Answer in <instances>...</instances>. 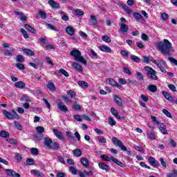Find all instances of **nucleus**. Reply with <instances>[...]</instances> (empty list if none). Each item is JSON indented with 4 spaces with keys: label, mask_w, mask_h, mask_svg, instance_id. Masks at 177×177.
I'll return each instance as SVG.
<instances>
[{
    "label": "nucleus",
    "mask_w": 177,
    "mask_h": 177,
    "mask_svg": "<svg viewBox=\"0 0 177 177\" xmlns=\"http://www.w3.org/2000/svg\"><path fill=\"white\" fill-rule=\"evenodd\" d=\"M156 48L160 50L162 55H171V49H172V44L168 39H164L162 41H159L155 44Z\"/></svg>",
    "instance_id": "1"
},
{
    "label": "nucleus",
    "mask_w": 177,
    "mask_h": 177,
    "mask_svg": "<svg viewBox=\"0 0 177 177\" xmlns=\"http://www.w3.org/2000/svg\"><path fill=\"white\" fill-rule=\"evenodd\" d=\"M71 56L74 57V60L75 62H78V63H81L82 64H84V66H86L88 64V62H86V59L84 57H82L81 54V51L78 49H73L70 52Z\"/></svg>",
    "instance_id": "2"
},
{
    "label": "nucleus",
    "mask_w": 177,
    "mask_h": 177,
    "mask_svg": "<svg viewBox=\"0 0 177 177\" xmlns=\"http://www.w3.org/2000/svg\"><path fill=\"white\" fill-rule=\"evenodd\" d=\"M112 142L115 146H118V147H120V149H121V150H122V151H127V154L129 156H131L132 151L127 150V147H125L124 145H122V140H118L117 138L113 137L112 138Z\"/></svg>",
    "instance_id": "3"
},
{
    "label": "nucleus",
    "mask_w": 177,
    "mask_h": 177,
    "mask_svg": "<svg viewBox=\"0 0 177 177\" xmlns=\"http://www.w3.org/2000/svg\"><path fill=\"white\" fill-rule=\"evenodd\" d=\"M145 71L147 72V75L148 77V78H150L151 80H153V81H157V73L156 72V71L154 69H153L152 68L149 67V66H145L144 68Z\"/></svg>",
    "instance_id": "4"
},
{
    "label": "nucleus",
    "mask_w": 177,
    "mask_h": 177,
    "mask_svg": "<svg viewBox=\"0 0 177 177\" xmlns=\"http://www.w3.org/2000/svg\"><path fill=\"white\" fill-rule=\"evenodd\" d=\"M3 113L5 115V117L8 120H19V115H17V113L15 110H12V113H10L9 111L4 110L3 111Z\"/></svg>",
    "instance_id": "5"
},
{
    "label": "nucleus",
    "mask_w": 177,
    "mask_h": 177,
    "mask_svg": "<svg viewBox=\"0 0 177 177\" xmlns=\"http://www.w3.org/2000/svg\"><path fill=\"white\" fill-rule=\"evenodd\" d=\"M158 63V67L160 68L161 73H167L165 68L167 67V64L164 62L162 59H159Z\"/></svg>",
    "instance_id": "6"
},
{
    "label": "nucleus",
    "mask_w": 177,
    "mask_h": 177,
    "mask_svg": "<svg viewBox=\"0 0 177 177\" xmlns=\"http://www.w3.org/2000/svg\"><path fill=\"white\" fill-rule=\"evenodd\" d=\"M148 161L154 168L160 167V163H158V161H157L153 156H150L148 159Z\"/></svg>",
    "instance_id": "7"
},
{
    "label": "nucleus",
    "mask_w": 177,
    "mask_h": 177,
    "mask_svg": "<svg viewBox=\"0 0 177 177\" xmlns=\"http://www.w3.org/2000/svg\"><path fill=\"white\" fill-rule=\"evenodd\" d=\"M53 132L54 135L56 136V138L59 139V140H64L65 138L64 136L63 135V133L57 131L56 129H53Z\"/></svg>",
    "instance_id": "8"
},
{
    "label": "nucleus",
    "mask_w": 177,
    "mask_h": 177,
    "mask_svg": "<svg viewBox=\"0 0 177 177\" xmlns=\"http://www.w3.org/2000/svg\"><path fill=\"white\" fill-rule=\"evenodd\" d=\"M57 106L59 110H60L61 111H63L64 113H67V111H68V109L66 105H64V103L63 102H59L57 104Z\"/></svg>",
    "instance_id": "9"
},
{
    "label": "nucleus",
    "mask_w": 177,
    "mask_h": 177,
    "mask_svg": "<svg viewBox=\"0 0 177 177\" xmlns=\"http://www.w3.org/2000/svg\"><path fill=\"white\" fill-rule=\"evenodd\" d=\"M113 100L117 106H119V107H122V100L121 97H120V96H118V95H114Z\"/></svg>",
    "instance_id": "10"
},
{
    "label": "nucleus",
    "mask_w": 177,
    "mask_h": 177,
    "mask_svg": "<svg viewBox=\"0 0 177 177\" xmlns=\"http://www.w3.org/2000/svg\"><path fill=\"white\" fill-rule=\"evenodd\" d=\"M48 5H50L53 9H59L60 8V3L55 1V0H48Z\"/></svg>",
    "instance_id": "11"
},
{
    "label": "nucleus",
    "mask_w": 177,
    "mask_h": 177,
    "mask_svg": "<svg viewBox=\"0 0 177 177\" xmlns=\"http://www.w3.org/2000/svg\"><path fill=\"white\" fill-rule=\"evenodd\" d=\"M159 129L163 135H168V131L167 130V126L164 123H160Z\"/></svg>",
    "instance_id": "12"
},
{
    "label": "nucleus",
    "mask_w": 177,
    "mask_h": 177,
    "mask_svg": "<svg viewBox=\"0 0 177 177\" xmlns=\"http://www.w3.org/2000/svg\"><path fill=\"white\" fill-rule=\"evenodd\" d=\"M93 175V172H92V171H88L86 170H84L83 172L82 171L79 172V176L80 177L92 176Z\"/></svg>",
    "instance_id": "13"
},
{
    "label": "nucleus",
    "mask_w": 177,
    "mask_h": 177,
    "mask_svg": "<svg viewBox=\"0 0 177 177\" xmlns=\"http://www.w3.org/2000/svg\"><path fill=\"white\" fill-rule=\"evenodd\" d=\"M66 32L68 35L73 36L74 34H75V30L72 26H66L65 28Z\"/></svg>",
    "instance_id": "14"
},
{
    "label": "nucleus",
    "mask_w": 177,
    "mask_h": 177,
    "mask_svg": "<svg viewBox=\"0 0 177 177\" xmlns=\"http://www.w3.org/2000/svg\"><path fill=\"white\" fill-rule=\"evenodd\" d=\"M111 160L113 161V162H114L117 165H119V167H121L122 168H125V167H127L125 164L118 160V159L114 158V156H111Z\"/></svg>",
    "instance_id": "15"
},
{
    "label": "nucleus",
    "mask_w": 177,
    "mask_h": 177,
    "mask_svg": "<svg viewBox=\"0 0 177 177\" xmlns=\"http://www.w3.org/2000/svg\"><path fill=\"white\" fill-rule=\"evenodd\" d=\"M72 66L77 70L79 73H82L84 69L82 68V66L77 62H73L72 64Z\"/></svg>",
    "instance_id": "16"
},
{
    "label": "nucleus",
    "mask_w": 177,
    "mask_h": 177,
    "mask_svg": "<svg viewBox=\"0 0 177 177\" xmlns=\"http://www.w3.org/2000/svg\"><path fill=\"white\" fill-rule=\"evenodd\" d=\"M30 173L32 174V175H35V176H37V177H44L45 176V174H44V173H42L37 169H32L30 171Z\"/></svg>",
    "instance_id": "17"
},
{
    "label": "nucleus",
    "mask_w": 177,
    "mask_h": 177,
    "mask_svg": "<svg viewBox=\"0 0 177 177\" xmlns=\"http://www.w3.org/2000/svg\"><path fill=\"white\" fill-rule=\"evenodd\" d=\"M55 74H56L57 75H60V74H62V75H64V77H69L70 75L68 74V73L67 71H66V70L61 68L57 71L55 72Z\"/></svg>",
    "instance_id": "18"
},
{
    "label": "nucleus",
    "mask_w": 177,
    "mask_h": 177,
    "mask_svg": "<svg viewBox=\"0 0 177 177\" xmlns=\"http://www.w3.org/2000/svg\"><path fill=\"white\" fill-rule=\"evenodd\" d=\"M98 49L102 50V52H105L106 53H111V48L107 46H100L98 47Z\"/></svg>",
    "instance_id": "19"
},
{
    "label": "nucleus",
    "mask_w": 177,
    "mask_h": 177,
    "mask_svg": "<svg viewBox=\"0 0 177 177\" xmlns=\"http://www.w3.org/2000/svg\"><path fill=\"white\" fill-rule=\"evenodd\" d=\"M15 86L19 89H24V88H26V83L22 81H19L15 83Z\"/></svg>",
    "instance_id": "20"
},
{
    "label": "nucleus",
    "mask_w": 177,
    "mask_h": 177,
    "mask_svg": "<svg viewBox=\"0 0 177 177\" xmlns=\"http://www.w3.org/2000/svg\"><path fill=\"white\" fill-rule=\"evenodd\" d=\"M52 143H53V141L52 140V139L49 138V137L44 138V146L48 147V149H50Z\"/></svg>",
    "instance_id": "21"
},
{
    "label": "nucleus",
    "mask_w": 177,
    "mask_h": 177,
    "mask_svg": "<svg viewBox=\"0 0 177 177\" xmlns=\"http://www.w3.org/2000/svg\"><path fill=\"white\" fill-rule=\"evenodd\" d=\"M111 113L113 114V115H114V117L118 118V120H121V116H120V113H118V110L112 107L111 108Z\"/></svg>",
    "instance_id": "22"
},
{
    "label": "nucleus",
    "mask_w": 177,
    "mask_h": 177,
    "mask_svg": "<svg viewBox=\"0 0 177 177\" xmlns=\"http://www.w3.org/2000/svg\"><path fill=\"white\" fill-rule=\"evenodd\" d=\"M59 149H60V144L57 142H53L49 148L50 150H59Z\"/></svg>",
    "instance_id": "23"
},
{
    "label": "nucleus",
    "mask_w": 177,
    "mask_h": 177,
    "mask_svg": "<svg viewBox=\"0 0 177 177\" xmlns=\"http://www.w3.org/2000/svg\"><path fill=\"white\" fill-rule=\"evenodd\" d=\"M120 30L122 32H128L129 31V27L126 24L122 23L120 24Z\"/></svg>",
    "instance_id": "24"
},
{
    "label": "nucleus",
    "mask_w": 177,
    "mask_h": 177,
    "mask_svg": "<svg viewBox=\"0 0 177 177\" xmlns=\"http://www.w3.org/2000/svg\"><path fill=\"white\" fill-rule=\"evenodd\" d=\"M80 162L85 168H88L89 167V160H88V158H82Z\"/></svg>",
    "instance_id": "25"
},
{
    "label": "nucleus",
    "mask_w": 177,
    "mask_h": 177,
    "mask_svg": "<svg viewBox=\"0 0 177 177\" xmlns=\"http://www.w3.org/2000/svg\"><path fill=\"white\" fill-rule=\"evenodd\" d=\"M162 93L164 97L167 99V100H169V102H174V100H172V96H171V94H169V93L167 91H162Z\"/></svg>",
    "instance_id": "26"
},
{
    "label": "nucleus",
    "mask_w": 177,
    "mask_h": 177,
    "mask_svg": "<svg viewBox=\"0 0 177 177\" xmlns=\"http://www.w3.org/2000/svg\"><path fill=\"white\" fill-rule=\"evenodd\" d=\"M147 90L149 92H151L152 93H156V92H157V86H156L154 84H151V85L148 86Z\"/></svg>",
    "instance_id": "27"
},
{
    "label": "nucleus",
    "mask_w": 177,
    "mask_h": 177,
    "mask_svg": "<svg viewBox=\"0 0 177 177\" xmlns=\"http://www.w3.org/2000/svg\"><path fill=\"white\" fill-rule=\"evenodd\" d=\"M25 28L28 30V31L32 32V34H35L37 32V30H35V28H32L31 26L27 24H25Z\"/></svg>",
    "instance_id": "28"
},
{
    "label": "nucleus",
    "mask_w": 177,
    "mask_h": 177,
    "mask_svg": "<svg viewBox=\"0 0 177 177\" xmlns=\"http://www.w3.org/2000/svg\"><path fill=\"white\" fill-rule=\"evenodd\" d=\"M14 51L15 48H10V50H4V55L5 56H12Z\"/></svg>",
    "instance_id": "29"
},
{
    "label": "nucleus",
    "mask_w": 177,
    "mask_h": 177,
    "mask_svg": "<svg viewBox=\"0 0 177 177\" xmlns=\"http://www.w3.org/2000/svg\"><path fill=\"white\" fill-rule=\"evenodd\" d=\"M23 52H24V53H26V55L27 56H34L35 55V53H33L32 50L28 49V48H24L23 49Z\"/></svg>",
    "instance_id": "30"
},
{
    "label": "nucleus",
    "mask_w": 177,
    "mask_h": 177,
    "mask_svg": "<svg viewBox=\"0 0 177 177\" xmlns=\"http://www.w3.org/2000/svg\"><path fill=\"white\" fill-rule=\"evenodd\" d=\"M130 59L131 60H132V62H134L135 63H140V58L135 55H130Z\"/></svg>",
    "instance_id": "31"
},
{
    "label": "nucleus",
    "mask_w": 177,
    "mask_h": 177,
    "mask_svg": "<svg viewBox=\"0 0 177 177\" xmlns=\"http://www.w3.org/2000/svg\"><path fill=\"white\" fill-rule=\"evenodd\" d=\"M98 167L99 168H100V169H104V171H109V165L103 163V162H100L98 164Z\"/></svg>",
    "instance_id": "32"
},
{
    "label": "nucleus",
    "mask_w": 177,
    "mask_h": 177,
    "mask_svg": "<svg viewBox=\"0 0 177 177\" xmlns=\"http://www.w3.org/2000/svg\"><path fill=\"white\" fill-rule=\"evenodd\" d=\"M106 83L109 84V85H111V86H115L117 85V82L114 80L113 78H109L106 80Z\"/></svg>",
    "instance_id": "33"
},
{
    "label": "nucleus",
    "mask_w": 177,
    "mask_h": 177,
    "mask_svg": "<svg viewBox=\"0 0 177 177\" xmlns=\"http://www.w3.org/2000/svg\"><path fill=\"white\" fill-rule=\"evenodd\" d=\"M78 85L79 86H81V88H84V89H86V88H88V82L84 81H79Z\"/></svg>",
    "instance_id": "34"
},
{
    "label": "nucleus",
    "mask_w": 177,
    "mask_h": 177,
    "mask_svg": "<svg viewBox=\"0 0 177 177\" xmlns=\"http://www.w3.org/2000/svg\"><path fill=\"white\" fill-rule=\"evenodd\" d=\"M47 88H48L51 92H55V91H56V86H55L53 83H48L47 84Z\"/></svg>",
    "instance_id": "35"
},
{
    "label": "nucleus",
    "mask_w": 177,
    "mask_h": 177,
    "mask_svg": "<svg viewBox=\"0 0 177 177\" xmlns=\"http://www.w3.org/2000/svg\"><path fill=\"white\" fill-rule=\"evenodd\" d=\"M82 155V151L80 149L73 150V156H75V157H81Z\"/></svg>",
    "instance_id": "36"
},
{
    "label": "nucleus",
    "mask_w": 177,
    "mask_h": 177,
    "mask_svg": "<svg viewBox=\"0 0 177 177\" xmlns=\"http://www.w3.org/2000/svg\"><path fill=\"white\" fill-rule=\"evenodd\" d=\"M67 95H68V96L71 97V99H74V97H75V91H73V90H68L66 92Z\"/></svg>",
    "instance_id": "37"
},
{
    "label": "nucleus",
    "mask_w": 177,
    "mask_h": 177,
    "mask_svg": "<svg viewBox=\"0 0 177 177\" xmlns=\"http://www.w3.org/2000/svg\"><path fill=\"white\" fill-rule=\"evenodd\" d=\"M102 39V41H104V42H106V44H110V42H111V39H110L109 37L107 35H103Z\"/></svg>",
    "instance_id": "38"
},
{
    "label": "nucleus",
    "mask_w": 177,
    "mask_h": 177,
    "mask_svg": "<svg viewBox=\"0 0 177 177\" xmlns=\"http://www.w3.org/2000/svg\"><path fill=\"white\" fill-rule=\"evenodd\" d=\"M91 19L93 21L91 26H96L97 24V19L95 15H91Z\"/></svg>",
    "instance_id": "39"
},
{
    "label": "nucleus",
    "mask_w": 177,
    "mask_h": 177,
    "mask_svg": "<svg viewBox=\"0 0 177 177\" xmlns=\"http://www.w3.org/2000/svg\"><path fill=\"white\" fill-rule=\"evenodd\" d=\"M97 140H98V142H100V143H106L107 142V140H106V138L103 137L102 136H99L97 137Z\"/></svg>",
    "instance_id": "40"
},
{
    "label": "nucleus",
    "mask_w": 177,
    "mask_h": 177,
    "mask_svg": "<svg viewBox=\"0 0 177 177\" xmlns=\"http://www.w3.org/2000/svg\"><path fill=\"white\" fill-rule=\"evenodd\" d=\"M0 136L1 138H9L10 135L9 133L6 131H0Z\"/></svg>",
    "instance_id": "41"
},
{
    "label": "nucleus",
    "mask_w": 177,
    "mask_h": 177,
    "mask_svg": "<svg viewBox=\"0 0 177 177\" xmlns=\"http://www.w3.org/2000/svg\"><path fill=\"white\" fill-rule=\"evenodd\" d=\"M73 12L75 14V16H84V11L80 9H76Z\"/></svg>",
    "instance_id": "42"
},
{
    "label": "nucleus",
    "mask_w": 177,
    "mask_h": 177,
    "mask_svg": "<svg viewBox=\"0 0 177 177\" xmlns=\"http://www.w3.org/2000/svg\"><path fill=\"white\" fill-rule=\"evenodd\" d=\"M133 16L134 19H136V20H139L140 19H143V17H142V15H140V13H139V12H134L133 14Z\"/></svg>",
    "instance_id": "43"
},
{
    "label": "nucleus",
    "mask_w": 177,
    "mask_h": 177,
    "mask_svg": "<svg viewBox=\"0 0 177 177\" xmlns=\"http://www.w3.org/2000/svg\"><path fill=\"white\" fill-rule=\"evenodd\" d=\"M109 125H111V127H114V125H115V124H117V122H115V120H114V118L110 117L109 118Z\"/></svg>",
    "instance_id": "44"
},
{
    "label": "nucleus",
    "mask_w": 177,
    "mask_h": 177,
    "mask_svg": "<svg viewBox=\"0 0 177 177\" xmlns=\"http://www.w3.org/2000/svg\"><path fill=\"white\" fill-rule=\"evenodd\" d=\"M36 131L39 134L44 133L45 132V129L43 127L39 126L36 128Z\"/></svg>",
    "instance_id": "45"
},
{
    "label": "nucleus",
    "mask_w": 177,
    "mask_h": 177,
    "mask_svg": "<svg viewBox=\"0 0 177 177\" xmlns=\"http://www.w3.org/2000/svg\"><path fill=\"white\" fill-rule=\"evenodd\" d=\"M160 17H161V19H162L164 21H165L168 20L169 16L168 15V14H167V13H165V12H163V13L161 14Z\"/></svg>",
    "instance_id": "46"
},
{
    "label": "nucleus",
    "mask_w": 177,
    "mask_h": 177,
    "mask_svg": "<svg viewBox=\"0 0 177 177\" xmlns=\"http://www.w3.org/2000/svg\"><path fill=\"white\" fill-rule=\"evenodd\" d=\"M21 102H31V98L26 95H23L22 97L20 99Z\"/></svg>",
    "instance_id": "47"
},
{
    "label": "nucleus",
    "mask_w": 177,
    "mask_h": 177,
    "mask_svg": "<svg viewBox=\"0 0 177 177\" xmlns=\"http://www.w3.org/2000/svg\"><path fill=\"white\" fill-rule=\"evenodd\" d=\"M168 60L169 62H170V63H172V64H174V66H177V60L175 58L172 57H169Z\"/></svg>",
    "instance_id": "48"
},
{
    "label": "nucleus",
    "mask_w": 177,
    "mask_h": 177,
    "mask_svg": "<svg viewBox=\"0 0 177 177\" xmlns=\"http://www.w3.org/2000/svg\"><path fill=\"white\" fill-rule=\"evenodd\" d=\"M16 60L18 63H23L24 62V57L23 55H17L16 57Z\"/></svg>",
    "instance_id": "49"
},
{
    "label": "nucleus",
    "mask_w": 177,
    "mask_h": 177,
    "mask_svg": "<svg viewBox=\"0 0 177 177\" xmlns=\"http://www.w3.org/2000/svg\"><path fill=\"white\" fill-rule=\"evenodd\" d=\"M39 15L41 19H43V20H45V19H46V13L45 12H44L43 10H39Z\"/></svg>",
    "instance_id": "50"
},
{
    "label": "nucleus",
    "mask_w": 177,
    "mask_h": 177,
    "mask_svg": "<svg viewBox=\"0 0 177 177\" xmlns=\"http://www.w3.org/2000/svg\"><path fill=\"white\" fill-rule=\"evenodd\" d=\"M30 153H31V154H33L34 156H37L39 153V151H38V149H37V148H31Z\"/></svg>",
    "instance_id": "51"
},
{
    "label": "nucleus",
    "mask_w": 177,
    "mask_h": 177,
    "mask_svg": "<svg viewBox=\"0 0 177 177\" xmlns=\"http://www.w3.org/2000/svg\"><path fill=\"white\" fill-rule=\"evenodd\" d=\"M162 113H165V115L167 117H168L169 118H172V115L171 114V113L169 111H168V110L162 109Z\"/></svg>",
    "instance_id": "52"
},
{
    "label": "nucleus",
    "mask_w": 177,
    "mask_h": 177,
    "mask_svg": "<svg viewBox=\"0 0 177 177\" xmlns=\"http://www.w3.org/2000/svg\"><path fill=\"white\" fill-rule=\"evenodd\" d=\"M167 177H177V170L174 169L172 173L167 174Z\"/></svg>",
    "instance_id": "53"
},
{
    "label": "nucleus",
    "mask_w": 177,
    "mask_h": 177,
    "mask_svg": "<svg viewBox=\"0 0 177 177\" xmlns=\"http://www.w3.org/2000/svg\"><path fill=\"white\" fill-rule=\"evenodd\" d=\"M15 158L19 162L23 161V156H21V154L20 153H17L15 156Z\"/></svg>",
    "instance_id": "54"
},
{
    "label": "nucleus",
    "mask_w": 177,
    "mask_h": 177,
    "mask_svg": "<svg viewBox=\"0 0 177 177\" xmlns=\"http://www.w3.org/2000/svg\"><path fill=\"white\" fill-rule=\"evenodd\" d=\"M44 49H46V50H50V49H55V46L52 44H48L44 46Z\"/></svg>",
    "instance_id": "55"
},
{
    "label": "nucleus",
    "mask_w": 177,
    "mask_h": 177,
    "mask_svg": "<svg viewBox=\"0 0 177 177\" xmlns=\"http://www.w3.org/2000/svg\"><path fill=\"white\" fill-rule=\"evenodd\" d=\"M101 158L102 160H104V161H111V156L109 157L106 155H102Z\"/></svg>",
    "instance_id": "56"
},
{
    "label": "nucleus",
    "mask_w": 177,
    "mask_h": 177,
    "mask_svg": "<svg viewBox=\"0 0 177 177\" xmlns=\"http://www.w3.org/2000/svg\"><path fill=\"white\" fill-rule=\"evenodd\" d=\"M66 135L71 140H74V135H73L71 131H66Z\"/></svg>",
    "instance_id": "57"
},
{
    "label": "nucleus",
    "mask_w": 177,
    "mask_h": 177,
    "mask_svg": "<svg viewBox=\"0 0 177 177\" xmlns=\"http://www.w3.org/2000/svg\"><path fill=\"white\" fill-rule=\"evenodd\" d=\"M20 31L21 34L24 35V38L26 39L28 38V34L27 33L26 30H24V28H21Z\"/></svg>",
    "instance_id": "58"
},
{
    "label": "nucleus",
    "mask_w": 177,
    "mask_h": 177,
    "mask_svg": "<svg viewBox=\"0 0 177 177\" xmlns=\"http://www.w3.org/2000/svg\"><path fill=\"white\" fill-rule=\"evenodd\" d=\"M137 77L140 81H144L143 75L140 72H137Z\"/></svg>",
    "instance_id": "59"
},
{
    "label": "nucleus",
    "mask_w": 177,
    "mask_h": 177,
    "mask_svg": "<svg viewBox=\"0 0 177 177\" xmlns=\"http://www.w3.org/2000/svg\"><path fill=\"white\" fill-rule=\"evenodd\" d=\"M69 171L73 174V175H77V169H75V167H71Z\"/></svg>",
    "instance_id": "60"
},
{
    "label": "nucleus",
    "mask_w": 177,
    "mask_h": 177,
    "mask_svg": "<svg viewBox=\"0 0 177 177\" xmlns=\"http://www.w3.org/2000/svg\"><path fill=\"white\" fill-rule=\"evenodd\" d=\"M16 67L17 68H18L19 70H25L26 67L24 66V64H16Z\"/></svg>",
    "instance_id": "61"
},
{
    "label": "nucleus",
    "mask_w": 177,
    "mask_h": 177,
    "mask_svg": "<svg viewBox=\"0 0 177 177\" xmlns=\"http://www.w3.org/2000/svg\"><path fill=\"white\" fill-rule=\"evenodd\" d=\"M26 164H28V165H34V159L28 158L26 160Z\"/></svg>",
    "instance_id": "62"
},
{
    "label": "nucleus",
    "mask_w": 177,
    "mask_h": 177,
    "mask_svg": "<svg viewBox=\"0 0 177 177\" xmlns=\"http://www.w3.org/2000/svg\"><path fill=\"white\" fill-rule=\"evenodd\" d=\"M73 118H75L76 121H79L80 122L82 121V118L80 115H74Z\"/></svg>",
    "instance_id": "63"
},
{
    "label": "nucleus",
    "mask_w": 177,
    "mask_h": 177,
    "mask_svg": "<svg viewBox=\"0 0 177 177\" xmlns=\"http://www.w3.org/2000/svg\"><path fill=\"white\" fill-rule=\"evenodd\" d=\"M66 175L65 173H63V172H58L57 174V177H66Z\"/></svg>",
    "instance_id": "64"
}]
</instances>
